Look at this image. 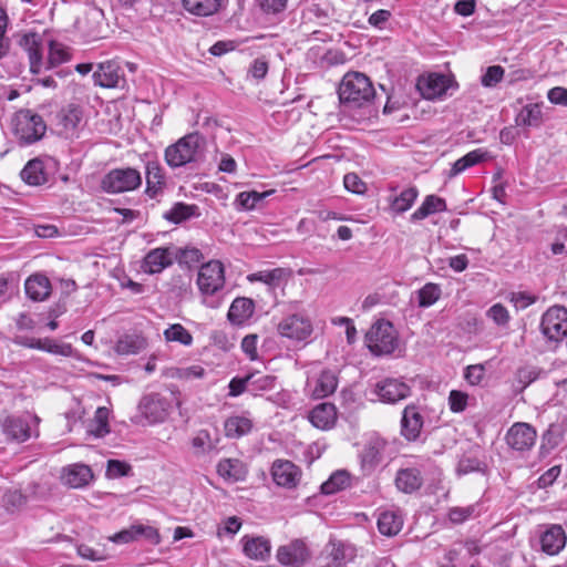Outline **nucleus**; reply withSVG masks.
Listing matches in <instances>:
<instances>
[{"label": "nucleus", "mask_w": 567, "mask_h": 567, "mask_svg": "<svg viewBox=\"0 0 567 567\" xmlns=\"http://www.w3.org/2000/svg\"><path fill=\"white\" fill-rule=\"evenodd\" d=\"M343 113L362 111L361 117L370 115V106L375 96V90L370 79L360 72H348L338 89Z\"/></svg>", "instance_id": "nucleus-1"}, {"label": "nucleus", "mask_w": 567, "mask_h": 567, "mask_svg": "<svg viewBox=\"0 0 567 567\" xmlns=\"http://www.w3.org/2000/svg\"><path fill=\"white\" fill-rule=\"evenodd\" d=\"M204 146L205 138L202 135L198 133L187 134L165 150V161L173 168L184 166L197 161Z\"/></svg>", "instance_id": "nucleus-2"}, {"label": "nucleus", "mask_w": 567, "mask_h": 567, "mask_svg": "<svg viewBox=\"0 0 567 567\" xmlns=\"http://www.w3.org/2000/svg\"><path fill=\"white\" fill-rule=\"evenodd\" d=\"M197 286L203 296V302L210 308H216L218 301L213 297L225 286L224 266L218 260L204 264L197 274Z\"/></svg>", "instance_id": "nucleus-3"}, {"label": "nucleus", "mask_w": 567, "mask_h": 567, "mask_svg": "<svg viewBox=\"0 0 567 567\" xmlns=\"http://www.w3.org/2000/svg\"><path fill=\"white\" fill-rule=\"evenodd\" d=\"M141 185V172L130 166L111 169L101 181V188L109 194L133 192Z\"/></svg>", "instance_id": "nucleus-4"}, {"label": "nucleus", "mask_w": 567, "mask_h": 567, "mask_svg": "<svg viewBox=\"0 0 567 567\" xmlns=\"http://www.w3.org/2000/svg\"><path fill=\"white\" fill-rule=\"evenodd\" d=\"M277 332L292 342L308 343L313 333V323L305 312L291 313L279 321Z\"/></svg>", "instance_id": "nucleus-5"}, {"label": "nucleus", "mask_w": 567, "mask_h": 567, "mask_svg": "<svg viewBox=\"0 0 567 567\" xmlns=\"http://www.w3.org/2000/svg\"><path fill=\"white\" fill-rule=\"evenodd\" d=\"M369 350L377 355L390 354L398 346L394 327L385 320L377 321L365 334Z\"/></svg>", "instance_id": "nucleus-6"}, {"label": "nucleus", "mask_w": 567, "mask_h": 567, "mask_svg": "<svg viewBox=\"0 0 567 567\" xmlns=\"http://www.w3.org/2000/svg\"><path fill=\"white\" fill-rule=\"evenodd\" d=\"M47 131L42 116L29 110L21 111L14 118V134L20 143L29 145L40 141Z\"/></svg>", "instance_id": "nucleus-7"}, {"label": "nucleus", "mask_w": 567, "mask_h": 567, "mask_svg": "<svg viewBox=\"0 0 567 567\" xmlns=\"http://www.w3.org/2000/svg\"><path fill=\"white\" fill-rule=\"evenodd\" d=\"M39 422L40 419L32 414L10 415L2 422V431L9 440L22 443L39 436Z\"/></svg>", "instance_id": "nucleus-8"}, {"label": "nucleus", "mask_w": 567, "mask_h": 567, "mask_svg": "<svg viewBox=\"0 0 567 567\" xmlns=\"http://www.w3.org/2000/svg\"><path fill=\"white\" fill-rule=\"evenodd\" d=\"M540 330L548 341L558 342L567 337V309L550 307L542 317Z\"/></svg>", "instance_id": "nucleus-9"}, {"label": "nucleus", "mask_w": 567, "mask_h": 567, "mask_svg": "<svg viewBox=\"0 0 567 567\" xmlns=\"http://www.w3.org/2000/svg\"><path fill=\"white\" fill-rule=\"evenodd\" d=\"M386 441L377 433L370 434L359 453L360 465L364 473L370 474L382 462Z\"/></svg>", "instance_id": "nucleus-10"}, {"label": "nucleus", "mask_w": 567, "mask_h": 567, "mask_svg": "<svg viewBox=\"0 0 567 567\" xmlns=\"http://www.w3.org/2000/svg\"><path fill=\"white\" fill-rule=\"evenodd\" d=\"M536 439L535 427L525 422L514 423L505 435L507 445L517 452L529 451L535 445Z\"/></svg>", "instance_id": "nucleus-11"}, {"label": "nucleus", "mask_w": 567, "mask_h": 567, "mask_svg": "<svg viewBox=\"0 0 567 567\" xmlns=\"http://www.w3.org/2000/svg\"><path fill=\"white\" fill-rule=\"evenodd\" d=\"M169 403L157 393L146 394L142 398L138 410L148 423L163 422L168 414Z\"/></svg>", "instance_id": "nucleus-12"}, {"label": "nucleus", "mask_w": 567, "mask_h": 567, "mask_svg": "<svg viewBox=\"0 0 567 567\" xmlns=\"http://www.w3.org/2000/svg\"><path fill=\"white\" fill-rule=\"evenodd\" d=\"M309 558L306 544L300 539L280 546L277 550V559L281 565L289 567H301Z\"/></svg>", "instance_id": "nucleus-13"}, {"label": "nucleus", "mask_w": 567, "mask_h": 567, "mask_svg": "<svg viewBox=\"0 0 567 567\" xmlns=\"http://www.w3.org/2000/svg\"><path fill=\"white\" fill-rule=\"evenodd\" d=\"M271 475L277 485L293 488L301 478V471L290 461L277 460L271 466Z\"/></svg>", "instance_id": "nucleus-14"}, {"label": "nucleus", "mask_w": 567, "mask_h": 567, "mask_svg": "<svg viewBox=\"0 0 567 567\" xmlns=\"http://www.w3.org/2000/svg\"><path fill=\"white\" fill-rule=\"evenodd\" d=\"M375 392L382 402L396 403L406 399L411 389L403 381L389 378L377 383Z\"/></svg>", "instance_id": "nucleus-15"}, {"label": "nucleus", "mask_w": 567, "mask_h": 567, "mask_svg": "<svg viewBox=\"0 0 567 567\" xmlns=\"http://www.w3.org/2000/svg\"><path fill=\"white\" fill-rule=\"evenodd\" d=\"M567 536L560 525H549L539 536L540 549L543 553L554 556L559 554L566 546Z\"/></svg>", "instance_id": "nucleus-16"}, {"label": "nucleus", "mask_w": 567, "mask_h": 567, "mask_svg": "<svg viewBox=\"0 0 567 567\" xmlns=\"http://www.w3.org/2000/svg\"><path fill=\"white\" fill-rule=\"evenodd\" d=\"M122 78V70L115 61L102 62L93 72L94 84L101 87H116Z\"/></svg>", "instance_id": "nucleus-17"}, {"label": "nucleus", "mask_w": 567, "mask_h": 567, "mask_svg": "<svg viewBox=\"0 0 567 567\" xmlns=\"http://www.w3.org/2000/svg\"><path fill=\"white\" fill-rule=\"evenodd\" d=\"M42 38L35 32H29L21 37L19 45L28 53L30 71L38 74L42 65L41 53Z\"/></svg>", "instance_id": "nucleus-18"}, {"label": "nucleus", "mask_w": 567, "mask_h": 567, "mask_svg": "<svg viewBox=\"0 0 567 567\" xmlns=\"http://www.w3.org/2000/svg\"><path fill=\"white\" fill-rule=\"evenodd\" d=\"M423 427V416L415 405H408L403 410L401 420V434L408 441H416Z\"/></svg>", "instance_id": "nucleus-19"}, {"label": "nucleus", "mask_w": 567, "mask_h": 567, "mask_svg": "<svg viewBox=\"0 0 567 567\" xmlns=\"http://www.w3.org/2000/svg\"><path fill=\"white\" fill-rule=\"evenodd\" d=\"M173 264V254L168 248H154L146 254L142 268L146 274H159Z\"/></svg>", "instance_id": "nucleus-20"}, {"label": "nucleus", "mask_w": 567, "mask_h": 567, "mask_svg": "<svg viewBox=\"0 0 567 567\" xmlns=\"http://www.w3.org/2000/svg\"><path fill=\"white\" fill-rule=\"evenodd\" d=\"M82 118L83 112L81 107L75 104H69L56 114V125L60 127L61 134L70 136L78 131Z\"/></svg>", "instance_id": "nucleus-21"}, {"label": "nucleus", "mask_w": 567, "mask_h": 567, "mask_svg": "<svg viewBox=\"0 0 567 567\" xmlns=\"http://www.w3.org/2000/svg\"><path fill=\"white\" fill-rule=\"evenodd\" d=\"M450 79L443 74H430L417 82V89L422 96L427 100H434L442 96L450 85Z\"/></svg>", "instance_id": "nucleus-22"}, {"label": "nucleus", "mask_w": 567, "mask_h": 567, "mask_svg": "<svg viewBox=\"0 0 567 567\" xmlns=\"http://www.w3.org/2000/svg\"><path fill=\"white\" fill-rule=\"evenodd\" d=\"M93 473L90 466L84 464H72L63 470L62 481L72 488H80L90 483Z\"/></svg>", "instance_id": "nucleus-23"}, {"label": "nucleus", "mask_w": 567, "mask_h": 567, "mask_svg": "<svg viewBox=\"0 0 567 567\" xmlns=\"http://www.w3.org/2000/svg\"><path fill=\"white\" fill-rule=\"evenodd\" d=\"M487 157L488 153L482 148L471 151L463 157L455 161L451 168L444 173V175L447 179H453L461 173L465 172L467 168L484 162Z\"/></svg>", "instance_id": "nucleus-24"}, {"label": "nucleus", "mask_w": 567, "mask_h": 567, "mask_svg": "<svg viewBox=\"0 0 567 567\" xmlns=\"http://www.w3.org/2000/svg\"><path fill=\"white\" fill-rule=\"evenodd\" d=\"M24 289L31 300L43 301L51 293V284L47 276L35 274L25 280Z\"/></svg>", "instance_id": "nucleus-25"}, {"label": "nucleus", "mask_w": 567, "mask_h": 567, "mask_svg": "<svg viewBox=\"0 0 567 567\" xmlns=\"http://www.w3.org/2000/svg\"><path fill=\"white\" fill-rule=\"evenodd\" d=\"M309 420L313 426L321 430H328L336 423V406L331 403H321L310 412Z\"/></svg>", "instance_id": "nucleus-26"}, {"label": "nucleus", "mask_w": 567, "mask_h": 567, "mask_svg": "<svg viewBox=\"0 0 567 567\" xmlns=\"http://www.w3.org/2000/svg\"><path fill=\"white\" fill-rule=\"evenodd\" d=\"M165 186V175L158 162L151 161L146 164V189L151 197H156Z\"/></svg>", "instance_id": "nucleus-27"}, {"label": "nucleus", "mask_w": 567, "mask_h": 567, "mask_svg": "<svg viewBox=\"0 0 567 567\" xmlns=\"http://www.w3.org/2000/svg\"><path fill=\"white\" fill-rule=\"evenodd\" d=\"M255 310V303L246 297L236 298L228 310L227 318L234 324H241L248 320Z\"/></svg>", "instance_id": "nucleus-28"}, {"label": "nucleus", "mask_w": 567, "mask_h": 567, "mask_svg": "<svg viewBox=\"0 0 567 567\" xmlns=\"http://www.w3.org/2000/svg\"><path fill=\"white\" fill-rule=\"evenodd\" d=\"M244 553L247 557L256 560H265L270 556V542L261 536L243 538Z\"/></svg>", "instance_id": "nucleus-29"}, {"label": "nucleus", "mask_w": 567, "mask_h": 567, "mask_svg": "<svg viewBox=\"0 0 567 567\" xmlns=\"http://www.w3.org/2000/svg\"><path fill=\"white\" fill-rule=\"evenodd\" d=\"M147 340L138 333H127L118 338L115 344L116 353L121 355L137 354L145 350Z\"/></svg>", "instance_id": "nucleus-30"}, {"label": "nucleus", "mask_w": 567, "mask_h": 567, "mask_svg": "<svg viewBox=\"0 0 567 567\" xmlns=\"http://www.w3.org/2000/svg\"><path fill=\"white\" fill-rule=\"evenodd\" d=\"M447 210L444 198L436 195H427L421 206L411 215V221L425 219L430 215Z\"/></svg>", "instance_id": "nucleus-31"}, {"label": "nucleus", "mask_w": 567, "mask_h": 567, "mask_svg": "<svg viewBox=\"0 0 567 567\" xmlns=\"http://www.w3.org/2000/svg\"><path fill=\"white\" fill-rule=\"evenodd\" d=\"M483 512L480 503H474L465 506H452L447 509L446 517L453 525H460L467 520L477 518Z\"/></svg>", "instance_id": "nucleus-32"}, {"label": "nucleus", "mask_w": 567, "mask_h": 567, "mask_svg": "<svg viewBox=\"0 0 567 567\" xmlns=\"http://www.w3.org/2000/svg\"><path fill=\"white\" fill-rule=\"evenodd\" d=\"M403 527V517L394 511L382 512L378 517V529L382 535L392 537L398 535Z\"/></svg>", "instance_id": "nucleus-33"}, {"label": "nucleus", "mask_w": 567, "mask_h": 567, "mask_svg": "<svg viewBox=\"0 0 567 567\" xmlns=\"http://www.w3.org/2000/svg\"><path fill=\"white\" fill-rule=\"evenodd\" d=\"M338 386V378L332 370H322L312 390V396L322 399L332 394Z\"/></svg>", "instance_id": "nucleus-34"}, {"label": "nucleus", "mask_w": 567, "mask_h": 567, "mask_svg": "<svg viewBox=\"0 0 567 567\" xmlns=\"http://www.w3.org/2000/svg\"><path fill=\"white\" fill-rule=\"evenodd\" d=\"M396 487L404 493H412L422 485L421 473L416 468L400 470L395 477Z\"/></svg>", "instance_id": "nucleus-35"}, {"label": "nucleus", "mask_w": 567, "mask_h": 567, "mask_svg": "<svg viewBox=\"0 0 567 567\" xmlns=\"http://www.w3.org/2000/svg\"><path fill=\"white\" fill-rule=\"evenodd\" d=\"M223 0H183L186 11L198 17H209L218 12Z\"/></svg>", "instance_id": "nucleus-36"}, {"label": "nucleus", "mask_w": 567, "mask_h": 567, "mask_svg": "<svg viewBox=\"0 0 567 567\" xmlns=\"http://www.w3.org/2000/svg\"><path fill=\"white\" fill-rule=\"evenodd\" d=\"M219 476L230 481H241L245 478L246 471L244 464L237 458H224L217 464Z\"/></svg>", "instance_id": "nucleus-37"}, {"label": "nucleus", "mask_w": 567, "mask_h": 567, "mask_svg": "<svg viewBox=\"0 0 567 567\" xmlns=\"http://www.w3.org/2000/svg\"><path fill=\"white\" fill-rule=\"evenodd\" d=\"M224 429L227 437L238 439L251 431L252 422L246 416L234 415L225 421Z\"/></svg>", "instance_id": "nucleus-38"}, {"label": "nucleus", "mask_w": 567, "mask_h": 567, "mask_svg": "<svg viewBox=\"0 0 567 567\" xmlns=\"http://www.w3.org/2000/svg\"><path fill=\"white\" fill-rule=\"evenodd\" d=\"M419 196L416 187H408L403 189L399 195L394 196L390 200V209L394 214H403L408 212L414 204Z\"/></svg>", "instance_id": "nucleus-39"}, {"label": "nucleus", "mask_w": 567, "mask_h": 567, "mask_svg": "<svg viewBox=\"0 0 567 567\" xmlns=\"http://www.w3.org/2000/svg\"><path fill=\"white\" fill-rule=\"evenodd\" d=\"M22 181L32 186L45 183V174L43 172V163L40 159H31L27 163L20 173Z\"/></svg>", "instance_id": "nucleus-40"}, {"label": "nucleus", "mask_w": 567, "mask_h": 567, "mask_svg": "<svg viewBox=\"0 0 567 567\" xmlns=\"http://www.w3.org/2000/svg\"><path fill=\"white\" fill-rule=\"evenodd\" d=\"M109 415L110 411L107 408H97L94 417L91 420L89 424V433L93 434L96 437H103L104 435H106L110 432Z\"/></svg>", "instance_id": "nucleus-41"}, {"label": "nucleus", "mask_w": 567, "mask_h": 567, "mask_svg": "<svg viewBox=\"0 0 567 567\" xmlns=\"http://www.w3.org/2000/svg\"><path fill=\"white\" fill-rule=\"evenodd\" d=\"M248 379L249 392L254 395H258L264 391H270L275 389L276 385V377L262 374L260 372L249 373Z\"/></svg>", "instance_id": "nucleus-42"}, {"label": "nucleus", "mask_w": 567, "mask_h": 567, "mask_svg": "<svg viewBox=\"0 0 567 567\" xmlns=\"http://www.w3.org/2000/svg\"><path fill=\"white\" fill-rule=\"evenodd\" d=\"M163 336L165 341L177 342L185 347H190L194 340L192 333L181 323L171 324L164 330Z\"/></svg>", "instance_id": "nucleus-43"}, {"label": "nucleus", "mask_w": 567, "mask_h": 567, "mask_svg": "<svg viewBox=\"0 0 567 567\" xmlns=\"http://www.w3.org/2000/svg\"><path fill=\"white\" fill-rule=\"evenodd\" d=\"M192 447L196 456L205 455L216 449V441L207 430H199L192 439Z\"/></svg>", "instance_id": "nucleus-44"}, {"label": "nucleus", "mask_w": 567, "mask_h": 567, "mask_svg": "<svg viewBox=\"0 0 567 567\" xmlns=\"http://www.w3.org/2000/svg\"><path fill=\"white\" fill-rule=\"evenodd\" d=\"M442 295L440 285L427 282L417 291V305L421 308L433 306Z\"/></svg>", "instance_id": "nucleus-45"}, {"label": "nucleus", "mask_w": 567, "mask_h": 567, "mask_svg": "<svg viewBox=\"0 0 567 567\" xmlns=\"http://www.w3.org/2000/svg\"><path fill=\"white\" fill-rule=\"evenodd\" d=\"M330 545L332 547L330 556L338 566L347 564L355 557V548L350 544L331 542Z\"/></svg>", "instance_id": "nucleus-46"}, {"label": "nucleus", "mask_w": 567, "mask_h": 567, "mask_svg": "<svg viewBox=\"0 0 567 567\" xmlns=\"http://www.w3.org/2000/svg\"><path fill=\"white\" fill-rule=\"evenodd\" d=\"M349 485V475L346 471H337L328 481L322 483L321 492L326 495L334 494Z\"/></svg>", "instance_id": "nucleus-47"}, {"label": "nucleus", "mask_w": 567, "mask_h": 567, "mask_svg": "<svg viewBox=\"0 0 567 567\" xmlns=\"http://www.w3.org/2000/svg\"><path fill=\"white\" fill-rule=\"evenodd\" d=\"M275 190H266V192H241L236 197V204L239 208L250 210L254 209L259 202L265 199L267 196L272 194Z\"/></svg>", "instance_id": "nucleus-48"}, {"label": "nucleus", "mask_w": 567, "mask_h": 567, "mask_svg": "<svg viewBox=\"0 0 567 567\" xmlns=\"http://www.w3.org/2000/svg\"><path fill=\"white\" fill-rule=\"evenodd\" d=\"M196 209L197 207L195 205L177 203L164 214V217L169 221L178 224L194 216Z\"/></svg>", "instance_id": "nucleus-49"}, {"label": "nucleus", "mask_w": 567, "mask_h": 567, "mask_svg": "<svg viewBox=\"0 0 567 567\" xmlns=\"http://www.w3.org/2000/svg\"><path fill=\"white\" fill-rule=\"evenodd\" d=\"M486 465L476 457L464 455L457 464L456 473L466 475L473 472H484Z\"/></svg>", "instance_id": "nucleus-50"}, {"label": "nucleus", "mask_w": 567, "mask_h": 567, "mask_svg": "<svg viewBox=\"0 0 567 567\" xmlns=\"http://www.w3.org/2000/svg\"><path fill=\"white\" fill-rule=\"evenodd\" d=\"M136 540L144 539L151 545H158L161 543V535L157 528L151 525L135 524Z\"/></svg>", "instance_id": "nucleus-51"}, {"label": "nucleus", "mask_w": 567, "mask_h": 567, "mask_svg": "<svg viewBox=\"0 0 567 567\" xmlns=\"http://www.w3.org/2000/svg\"><path fill=\"white\" fill-rule=\"evenodd\" d=\"M542 112L537 105L525 106L517 116V122L527 126L539 124Z\"/></svg>", "instance_id": "nucleus-52"}, {"label": "nucleus", "mask_w": 567, "mask_h": 567, "mask_svg": "<svg viewBox=\"0 0 567 567\" xmlns=\"http://www.w3.org/2000/svg\"><path fill=\"white\" fill-rule=\"evenodd\" d=\"M505 70L501 65L488 66L481 78L484 87L496 86L504 78Z\"/></svg>", "instance_id": "nucleus-53"}, {"label": "nucleus", "mask_w": 567, "mask_h": 567, "mask_svg": "<svg viewBox=\"0 0 567 567\" xmlns=\"http://www.w3.org/2000/svg\"><path fill=\"white\" fill-rule=\"evenodd\" d=\"M287 270L282 268H275L269 271H260L259 274L254 275V277L264 284L277 286L287 277Z\"/></svg>", "instance_id": "nucleus-54"}, {"label": "nucleus", "mask_w": 567, "mask_h": 567, "mask_svg": "<svg viewBox=\"0 0 567 567\" xmlns=\"http://www.w3.org/2000/svg\"><path fill=\"white\" fill-rule=\"evenodd\" d=\"M43 342L45 344H43L42 351L62 357H71L73 354V348L70 343H58L49 338H44Z\"/></svg>", "instance_id": "nucleus-55"}, {"label": "nucleus", "mask_w": 567, "mask_h": 567, "mask_svg": "<svg viewBox=\"0 0 567 567\" xmlns=\"http://www.w3.org/2000/svg\"><path fill=\"white\" fill-rule=\"evenodd\" d=\"M486 315L491 320L501 327L506 326L511 319L508 310L502 303L493 305L487 310Z\"/></svg>", "instance_id": "nucleus-56"}, {"label": "nucleus", "mask_w": 567, "mask_h": 567, "mask_svg": "<svg viewBox=\"0 0 567 567\" xmlns=\"http://www.w3.org/2000/svg\"><path fill=\"white\" fill-rule=\"evenodd\" d=\"M69 60V53L64 49V47L60 43L51 42L48 62L51 66L59 65Z\"/></svg>", "instance_id": "nucleus-57"}, {"label": "nucleus", "mask_w": 567, "mask_h": 567, "mask_svg": "<svg viewBox=\"0 0 567 567\" xmlns=\"http://www.w3.org/2000/svg\"><path fill=\"white\" fill-rule=\"evenodd\" d=\"M468 395L458 390H452L449 395L450 409L454 413L463 412L467 406Z\"/></svg>", "instance_id": "nucleus-58"}, {"label": "nucleus", "mask_w": 567, "mask_h": 567, "mask_svg": "<svg viewBox=\"0 0 567 567\" xmlns=\"http://www.w3.org/2000/svg\"><path fill=\"white\" fill-rule=\"evenodd\" d=\"M343 185L347 190L358 195L364 194L367 190L365 183L354 173L344 175Z\"/></svg>", "instance_id": "nucleus-59"}, {"label": "nucleus", "mask_w": 567, "mask_h": 567, "mask_svg": "<svg viewBox=\"0 0 567 567\" xmlns=\"http://www.w3.org/2000/svg\"><path fill=\"white\" fill-rule=\"evenodd\" d=\"M560 441L561 434L558 426L551 424L542 436V447L554 449L560 443Z\"/></svg>", "instance_id": "nucleus-60"}, {"label": "nucleus", "mask_w": 567, "mask_h": 567, "mask_svg": "<svg viewBox=\"0 0 567 567\" xmlns=\"http://www.w3.org/2000/svg\"><path fill=\"white\" fill-rule=\"evenodd\" d=\"M131 467L125 462L118 460H110L107 462L106 474L109 477L116 478L128 474Z\"/></svg>", "instance_id": "nucleus-61"}, {"label": "nucleus", "mask_w": 567, "mask_h": 567, "mask_svg": "<svg viewBox=\"0 0 567 567\" xmlns=\"http://www.w3.org/2000/svg\"><path fill=\"white\" fill-rule=\"evenodd\" d=\"M268 62L264 58H257L249 66L248 73L255 80H262L268 73Z\"/></svg>", "instance_id": "nucleus-62"}, {"label": "nucleus", "mask_w": 567, "mask_h": 567, "mask_svg": "<svg viewBox=\"0 0 567 567\" xmlns=\"http://www.w3.org/2000/svg\"><path fill=\"white\" fill-rule=\"evenodd\" d=\"M484 375L485 369L482 364L468 365L464 373V378L472 385L478 384L483 380Z\"/></svg>", "instance_id": "nucleus-63"}, {"label": "nucleus", "mask_w": 567, "mask_h": 567, "mask_svg": "<svg viewBox=\"0 0 567 567\" xmlns=\"http://www.w3.org/2000/svg\"><path fill=\"white\" fill-rule=\"evenodd\" d=\"M547 99L553 104L567 106V89L555 86L548 91Z\"/></svg>", "instance_id": "nucleus-64"}]
</instances>
